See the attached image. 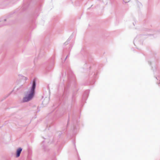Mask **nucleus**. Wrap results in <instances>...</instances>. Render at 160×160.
Wrapping results in <instances>:
<instances>
[{
	"instance_id": "nucleus-1",
	"label": "nucleus",
	"mask_w": 160,
	"mask_h": 160,
	"mask_svg": "<svg viewBox=\"0 0 160 160\" xmlns=\"http://www.w3.org/2000/svg\"><path fill=\"white\" fill-rule=\"evenodd\" d=\"M35 86V81H33L32 86L31 90L30 92L28 93L27 96H26L23 98V102H28L32 98L34 95Z\"/></svg>"
},
{
	"instance_id": "nucleus-2",
	"label": "nucleus",
	"mask_w": 160,
	"mask_h": 160,
	"mask_svg": "<svg viewBox=\"0 0 160 160\" xmlns=\"http://www.w3.org/2000/svg\"><path fill=\"white\" fill-rule=\"evenodd\" d=\"M22 151V149L21 148H18L17 151V157H18L20 156V154Z\"/></svg>"
}]
</instances>
